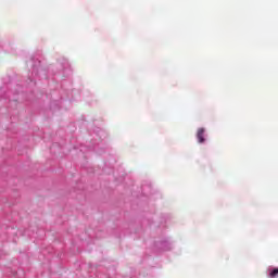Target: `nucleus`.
<instances>
[{
    "mask_svg": "<svg viewBox=\"0 0 278 278\" xmlns=\"http://www.w3.org/2000/svg\"><path fill=\"white\" fill-rule=\"evenodd\" d=\"M269 277H270V278H277V277H278V268H274V269L269 273Z\"/></svg>",
    "mask_w": 278,
    "mask_h": 278,
    "instance_id": "obj_2",
    "label": "nucleus"
},
{
    "mask_svg": "<svg viewBox=\"0 0 278 278\" xmlns=\"http://www.w3.org/2000/svg\"><path fill=\"white\" fill-rule=\"evenodd\" d=\"M197 138L200 144H203V142H205V128L198 129Z\"/></svg>",
    "mask_w": 278,
    "mask_h": 278,
    "instance_id": "obj_1",
    "label": "nucleus"
}]
</instances>
